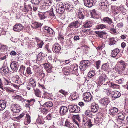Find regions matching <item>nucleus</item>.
I'll return each instance as SVG.
<instances>
[{
  "label": "nucleus",
  "instance_id": "1",
  "mask_svg": "<svg viewBox=\"0 0 128 128\" xmlns=\"http://www.w3.org/2000/svg\"><path fill=\"white\" fill-rule=\"evenodd\" d=\"M83 13L82 12L79 11L78 13V17L79 19L78 21H74L70 24L68 27L73 29L74 28H77L80 26V24L82 22V21H80V19H83L84 17L83 15Z\"/></svg>",
  "mask_w": 128,
  "mask_h": 128
},
{
  "label": "nucleus",
  "instance_id": "2",
  "mask_svg": "<svg viewBox=\"0 0 128 128\" xmlns=\"http://www.w3.org/2000/svg\"><path fill=\"white\" fill-rule=\"evenodd\" d=\"M107 94L108 96L110 94H111L112 98L114 99L120 97L121 96L120 92L117 91L114 92L110 90H108L107 92Z\"/></svg>",
  "mask_w": 128,
  "mask_h": 128
},
{
  "label": "nucleus",
  "instance_id": "3",
  "mask_svg": "<svg viewBox=\"0 0 128 128\" xmlns=\"http://www.w3.org/2000/svg\"><path fill=\"white\" fill-rule=\"evenodd\" d=\"M68 108L70 112L72 113H78L80 111V108L75 105L73 106L69 105Z\"/></svg>",
  "mask_w": 128,
  "mask_h": 128
},
{
  "label": "nucleus",
  "instance_id": "4",
  "mask_svg": "<svg viewBox=\"0 0 128 128\" xmlns=\"http://www.w3.org/2000/svg\"><path fill=\"white\" fill-rule=\"evenodd\" d=\"M90 65V62L88 60H84L81 61L79 67L82 70H84L86 68Z\"/></svg>",
  "mask_w": 128,
  "mask_h": 128
},
{
  "label": "nucleus",
  "instance_id": "5",
  "mask_svg": "<svg viewBox=\"0 0 128 128\" xmlns=\"http://www.w3.org/2000/svg\"><path fill=\"white\" fill-rule=\"evenodd\" d=\"M82 122V125L84 127L88 126L90 128L93 125L92 124L91 120L87 118H84Z\"/></svg>",
  "mask_w": 128,
  "mask_h": 128
},
{
  "label": "nucleus",
  "instance_id": "6",
  "mask_svg": "<svg viewBox=\"0 0 128 128\" xmlns=\"http://www.w3.org/2000/svg\"><path fill=\"white\" fill-rule=\"evenodd\" d=\"M20 110V107L18 105L14 104L12 105L11 110L13 113H16L19 112Z\"/></svg>",
  "mask_w": 128,
  "mask_h": 128
},
{
  "label": "nucleus",
  "instance_id": "7",
  "mask_svg": "<svg viewBox=\"0 0 128 128\" xmlns=\"http://www.w3.org/2000/svg\"><path fill=\"white\" fill-rule=\"evenodd\" d=\"M68 112L67 108L65 106H61L60 108L59 112L61 116L65 115Z\"/></svg>",
  "mask_w": 128,
  "mask_h": 128
},
{
  "label": "nucleus",
  "instance_id": "8",
  "mask_svg": "<svg viewBox=\"0 0 128 128\" xmlns=\"http://www.w3.org/2000/svg\"><path fill=\"white\" fill-rule=\"evenodd\" d=\"M84 100L86 102L90 101L92 99V96L90 92H86L84 94L83 96Z\"/></svg>",
  "mask_w": 128,
  "mask_h": 128
},
{
  "label": "nucleus",
  "instance_id": "9",
  "mask_svg": "<svg viewBox=\"0 0 128 128\" xmlns=\"http://www.w3.org/2000/svg\"><path fill=\"white\" fill-rule=\"evenodd\" d=\"M23 29V27L22 24L18 23L15 24L13 28V30L16 32H20Z\"/></svg>",
  "mask_w": 128,
  "mask_h": 128
},
{
  "label": "nucleus",
  "instance_id": "10",
  "mask_svg": "<svg viewBox=\"0 0 128 128\" xmlns=\"http://www.w3.org/2000/svg\"><path fill=\"white\" fill-rule=\"evenodd\" d=\"M119 63H120V66L118 68V70L120 72L122 71L123 70L125 69L126 67V65L124 62L122 60L119 61L118 62Z\"/></svg>",
  "mask_w": 128,
  "mask_h": 128
},
{
  "label": "nucleus",
  "instance_id": "11",
  "mask_svg": "<svg viewBox=\"0 0 128 128\" xmlns=\"http://www.w3.org/2000/svg\"><path fill=\"white\" fill-rule=\"evenodd\" d=\"M12 79L13 82L14 83L17 84H20L22 83L20 80V78L18 75L12 77Z\"/></svg>",
  "mask_w": 128,
  "mask_h": 128
},
{
  "label": "nucleus",
  "instance_id": "12",
  "mask_svg": "<svg viewBox=\"0 0 128 128\" xmlns=\"http://www.w3.org/2000/svg\"><path fill=\"white\" fill-rule=\"evenodd\" d=\"M52 49L55 52H59L60 50L61 47L58 43H56L53 46Z\"/></svg>",
  "mask_w": 128,
  "mask_h": 128
},
{
  "label": "nucleus",
  "instance_id": "13",
  "mask_svg": "<svg viewBox=\"0 0 128 128\" xmlns=\"http://www.w3.org/2000/svg\"><path fill=\"white\" fill-rule=\"evenodd\" d=\"M84 4L86 6L90 8L92 7L93 4V0H84Z\"/></svg>",
  "mask_w": 128,
  "mask_h": 128
},
{
  "label": "nucleus",
  "instance_id": "14",
  "mask_svg": "<svg viewBox=\"0 0 128 128\" xmlns=\"http://www.w3.org/2000/svg\"><path fill=\"white\" fill-rule=\"evenodd\" d=\"M118 110L115 107H112L109 110V113L112 116H114L118 112Z\"/></svg>",
  "mask_w": 128,
  "mask_h": 128
},
{
  "label": "nucleus",
  "instance_id": "15",
  "mask_svg": "<svg viewBox=\"0 0 128 128\" xmlns=\"http://www.w3.org/2000/svg\"><path fill=\"white\" fill-rule=\"evenodd\" d=\"M18 63L14 62H12L10 64V67L13 71H16L18 70Z\"/></svg>",
  "mask_w": 128,
  "mask_h": 128
},
{
  "label": "nucleus",
  "instance_id": "16",
  "mask_svg": "<svg viewBox=\"0 0 128 128\" xmlns=\"http://www.w3.org/2000/svg\"><path fill=\"white\" fill-rule=\"evenodd\" d=\"M107 4L104 2H101L99 4V8L103 10L107 9Z\"/></svg>",
  "mask_w": 128,
  "mask_h": 128
},
{
  "label": "nucleus",
  "instance_id": "17",
  "mask_svg": "<svg viewBox=\"0 0 128 128\" xmlns=\"http://www.w3.org/2000/svg\"><path fill=\"white\" fill-rule=\"evenodd\" d=\"M44 32L46 33H48L50 34H53L54 33V31L51 28L48 26H46L44 28Z\"/></svg>",
  "mask_w": 128,
  "mask_h": 128
},
{
  "label": "nucleus",
  "instance_id": "18",
  "mask_svg": "<svg viewBox=\"0 0 128 128\" xmlns=\"http://www.w3.org/2000/svg\"><path fill=\"white\" fill-rule=\"evenodd\" d=\"M42 26L41 24L40 23L34 22H32L31 26L34 29H36L41 27Z\"/></svg>",
  "mask_w": 128,
  "mask_h": 128
},
{
  "label": "nucleus",
  "instance_id": "19",
  "mask_svg": "<svg viewBox=\"0 0 128 128\" xmlns=\"http://www.w3.org/2000/svg\"><path fill=\"white\" fill-rule=\"evenodd\" d=\"M6 102L3 100H0V111H2L6 107Z\"/></svg>",
  "mask_w": 128,
  "mask_h": 128
},
{
  "label": "nucleus",
  "instance_id": "20",
  "mask_svg": "<svg viewBox=\"0 0 128 128\" xmlns=\"http://www.w3.org/2000/svg\"><path fill=\"white\" fill-rule=\"evenodd\" d=\"M103 20L104 22L108 23L109 25H111L112 24V26H114L113 24H113V22L111 18L106 17L104 18Z\"/></svg>",
  "mask_w": 128,
  "mask_h": 128
},
{
  "label": "nucleus",
  "instance_id": "21",
  "mask_svg": "<svg viewBox=\"0 0 128 128\" xmlns=\"http://www.w3.org/2000/svg\"><path fill=\"white\" fill-rule=\"evenodd\" d=\"M108 42L109 45H112L114 44L116 41L114 38L110 37L108 39Z\"/></svg>",
  "mask_w": 128,
  "mask_h": 128
},
{
  "label": "nucleus",
  "instance_id": "22",
  "mask_svg": "<svg viewBox=\"0 0 128 128\" xmlns=\"http://www.w3.org/2000/svg\"><path fill=\"white\" fill-rule=\"evenodd\" d=\"M98 105L97 104H96L94 105H92L91 106V111L94 113L98 111Z\"/></svg>",
  "mask_w": 128,
  "mask_h": 128
},
{
  "label": "nucleus",
  "instance_id": "23",
  "mask_svg": "<svg viewBox=\"0 0 128 128\" xmlns=\"http://www.w3.org/2000/svg\"><path fill=\"white\" fill-rule=\"evenodd\" d=\"M106 75L105 74H102L99 77V82L102 84L103 83V82L106 80Z\"/></svg>",
  "mask_w": 128,
  "mask_h": 128
},
{
  "label": "nucleus",
  "instance_id": "24",
  "mask_svg": "<svg viewBox=\"0 0 128 128\" xmlns=\"http://www.w3.org/2000/svg\"><path fill=\"white\" fill-rule=\"evenodd\" d=\"M100 102L103 105L106 106L109 102V101L107 98H102L100 100Z\"/></svg>",
  "mask_w": 128,
  "mask_h": 128
},
{
  "label": "nucleus",
  "instance_id": "25",
  "mask_svg": "<svg viewBox=\"0 0 128 128\" xmlns=\"http://www.w3.org/2000/svg\"><path fill=\"white\" fill-rule=\"evenodd\" d=\"M120 52V50L118 48H116L112 50V56L113 57H115Z\"/></svg>",
  "mask_w": 128,
  "mask_h": 128
},
{
  "label": "nucleus",
  "instance_id": "26",
  "mask_svg": "<svg viewBox=\"0 0 128 128\" xmlns=\"http://www.w3.org/2000/svg\"><path fill=\"white\" fill-rule=\"evenodd\" d=\"M36 82L35 80L32 78H30V82L29 84L34 88L36 86Z\"/></svg>",
  "mask_w": 128,
  "mask_h": 128
},
{
  "label": "nucleus",
  "instance_id": "27",
  "mask_svg": "<svg viewBox=\"0 0 128 128\" xmlns=\"http://www.w3.org/2000/svg\"><path fill=\"white\" fill-rule=\"evenodd\" d=\"M65 126L70 128H74V124L70 123L67 120H66L65 121Z\"/></svg>",
  "mask_w": 128,
  "mask_h": 128
},
{
  "label": "nucleus",
  "instance_id": "28",
  "mask_svg": "<svg viewBox=\"0 0 128 128\" xmlns=\"http://www.w3.org/2000/svg\"><path fill=\"white\" fill-rule=\"evenodd\" d=\"M34 93L35 95L37 97H41V92L38 89H34Z\"/></svg>",
  "mask_w": 128,
  "mask_h": 128
},
{
  "label": "nucleus",
  "instance_id": "29",
  "mask_svg": "<svg viewBox=\"0 0 128 128\" xmlns=\"http://www.w3.org/2000/svg\"><path fill=\"white\" fill-rule=\"evenodd\" d=\"M117 116L118 119L120 120L123 121L124 119L125 116L122 113H118L117 114Z\"/></svg>",
  "mask_w": 128,
  "mask_h": 128
},
{
  "label": "nucleus",
  "instance_id": "30",
  "mask_svg": "<svg viewBox=\"0 0 128 128\" xmlns=\"http://www.w3.org/2000/svg\"><path fill=\"white\" fill-rule=\"evenodd\" d=\"M64 6L65 8L67 10L70 11L72 9V6L68 3H65Z\"/></svg>",
  "mask_w": 128,
  "mask_h": 128
},
{
  "label": "nucleus",
  "instance_id": "31",
  "mask_svg": "<svg viewBox=\"0 0 128 128\" xmlns=\"http://www.w3.org/2000/svg\"><path fill=\"white\" fill-rule=\"evenodd\" d=\"M85 114L87 117L92 118V112L89 110H86L85 112Z\"/></svg>",
  "mask_w": 128,
  "mask_h": 128
},
{
  "label": "nucleus",
  "instance_id": "32",
  "mask_svg": "<svg viewBox=\"0 0 128 128\" xmlns=\"http://www.w3.org/2000/svg\"><path fill=\"white\" fill-rule=\"evenodd\" d=\"M8 70L9 68L8 67L4 68H2L0 69L1 72L4 73L5 74L8 72Z\"/></svg>",
  "mask_w": 128,
  "mask_h": 128
},
{
  "label": "nucleus",
  "instance_id": "33",
  "mask_svg": "<svg viewBox=\"0 0 128 128\" xmlns=\"http://www.w3.org/2000/svg\"><path fill=\"white\" fill-rule=\"evenodd\" d=\"M109 64L108 63L104 64L102 66V69L104 70L110 69V67Z\"/></svg>",
  "mask_w": 128,
  "mask_h": 128
},
{
  "label": "nucleus",
  "instance_id": "34",
  "mask_svg": "<svg viewBox=\"0 0 128 128\" xmlns=\"http://www.w3.org/2000/svg\"><path fill=\"white\" fill-rule=\"evenodd\" d=\"M95 33L97 34L98 36L100 38L103 37V36L106 34V32H103L96 31Z\"/></svg>",
  "mask_w": 128,
  "mask_h": 128
},
{
  "label": "nucleus",
  "instance_id": "35",
  "mask_svg": "<svg viewBox=\"0 0 128 128\" xmlns=\"http://www.w3.org/2000/svg\"><path fill=\"white\" fill-rule=\"evenodd\" d=\"M38 16L40 19H44L47 17V15L46 13H40L38 14Z\"/></svg>",
  "mask_w": 128,
  "mask_h": 128
},
{
  "label": "nucleus",
  "instance_id": "36",
  "mask_svg": "<svg viewBox=\"0 0 128 128\" xmlns=\"http://www.w3.org/2000/svg\"><path fill=\"white\" fill-rule=\"evenodd\" d=\"M31 121L30 117L28 114H26V118L24 122L25 124H28L30 123Z\"/></svg>",
  "mask_w": 128,
  "mask_h": 128
},
{
  "label": "nucleus",
  "instance_id": "37",
  "mask_svg": "<svg viewBox=\"0 0 128 128\" xmlns=\"http://www.w3.org/2000/svg\"><path fill=\"white\" fill-rule=\"evenodd\" d=\"M2 79L5 85H7L11 83V82L10 80L4 77H3Z\"/></svg>",
  "mask_w": 128,
  "mask_h": 128
},
{
  "label": "nucleus",
  "instance_id": "38",
  "mask_svg": "<svg viewBox=\"0 0 128 128\" xmlns=\"http://www.w3.org/2000/svg\"><path fill=\"white\" fill-rule=\"evenodd\" d=\"M27 74L28 76H31L32 75V72L31 70V69L30 68H27L26 70V72L25 73Z\"/></svg>",
  "mask_w": 128,
  "mask_h": 128
},
{
  "label": "nucleus",
  "instance_id": "39",
  "mask_svg": "<svg viewBox=\"0 0 128 128\" xmlns=\"http://www.w3.org/2000/svg\"><path fill=\"white\" fill-rule=\"evenodd\" d=\"M64 8H56V11L59 14L63 13L64 11Z\"/></svg>",
  "mask_w": 128,
  "mask_h": 128
},
{
  "label": "nucleus",
  "instance_id": "40",
  "mask_svg": "<svg viewBox=\"0 0 128 128\" xmlns=\"http://www.w3.org/2000/svg\"><path fill=\"white\" fill-rule=\"evenodd\" d=\"M91 22L90 21L87 22L83 25V27L85 28H89L92 26Z\"/></svg>",
  "mask_w": 128,
  "mask_h": 128
},
{
  "label": "nucleus",
  "instance_id": "41",
  "mask_svg": "<svg viewBox=\"0 0 128 128\" xmlns=\"http://www.w3.org/2000/svg\"><path fill=\"white\" fill-rule=\"evenodd\" d=\"M44 106H46L47 107H52L53 105L51 101L46 102L44 104Z\"/></svg>",
  "mask_w": 128,
  "mask_h": 128
},
{
  "label": "nucleus",
  "instance_id": "42",
  "mask_svg": "<svg viewBox=\"0 0 128 128\" xmlns=\"http://www.w3.org/2000/svg\"><path fill=\"white\" fill-rule=\"evenodd\" d=\"M38 43L37 44V47L38 48H41L42 47V45L44 44V43L42 40H39L37 41Z\"/></svg>",
  "mask_w": 128,
  "mask_h": 128
},
{
  "label": "nucleus",
  "instance_id": "43",
  "mask_svg": "<svg viewBox=\"0 0 128 128\" xmlns=\"http://www.w3.org/2000/svg\"><path fill=\"white\" fill-rule=\"evenodd\" d=\"M95 73L94 71L93 70L90 71L88 74V76L89 77L92 78L95 75Z\"/></svg>",
  "mask_w": 128,
  "mask_h": 128
},
{
  "label": "nucleus",
  "instance_id": "44",
  "mask_svg": "<svg viewBox=\"0 0 128 128\" xmlns=\"http://www.w3.org/2000/svg\"><path fill=\"white\" fill-rule=\"evenodd\" d=\"M14 99L22 101L24 100V98L20 96L19 95H16L14 97Z\"/></svg>",
  "mask_w": 128,
  "mask_h": 128
},
{
  "label": "nucleus",
  "instance_id": "45",
  "mask_svg": "<svg viewBox=\"0 0 128 128\" xmlns=\"http://www.w3.org/2000/svg\"><path fill=\"white\" fill-rule=\"evenodd\" d=\"M26 101L31 106L35 102V100L34 99H31L30 100H26Z\"/></svg>",
  "mask_w": 128,
  "mask_h": 128
},
{
  "label": "nucleus",
  "instance_id": "46",
  "mask_svg": "<svg viewBox=\"0 0 128 128\" xmlns=\"http://www.w3.org/2000/svg\"><path fill=\"white\" fill-rule=\"evenodd\" d=\"M64 8V4L62 2H60L56 5V8Z\"/></svg>",
  "mask_w": 128,
  "mask_h": 128
},
{
  "label": "nucleus",
  "instance_id": "47",
  "mask_svg": "<svg viewBox=\"0 0 128 128\" xmlns=\"http://www.w3.org/2000/svg\"><path fill=\"white\" fill-rule=\"evenodd\" d=\"M42 56V53L40 52L38 54L37 58V60H38L41 61L43 59L44 57Z\"/></svg>",
  "mask_w": 128,
  "mask_h": 128
},
{
  "label": "nucleus",
  "instance_id": "48",
  "mask_svg": "<svg viewBox=\"0 0 128 128\" xmlns=\"http://www.w3.org/2000/svg\"><path fill=\"white\" fill-rule=\"evenodd\" d=\"M106 28V26L103 24H100L98 25L96 27L97 29H102Z\"/></svg>",
  "mask_w": 128,
  "mask_h": 128
},
{
  "label": "nucleus",
  "instance_id": "49",
  "mask_svg": "<svg viewBox=\"0 0 128 128\" xmlns=\"http://www.w3.org/2000/svg\"><path fill=\"white\" fill-rule=\"evenodd\" d=\"M25 69V67L23 65H22L20 66V69L19 70L20 72H23V74L24 75V70ZM25 75H26L25 74Z\"/></svg>",
  "mask_w": 128,
  "mask_h": 128
},
{
  "label": "nucleus",
  "instance_id": "50",
  "mask_svg": "<svg viewBox=\"0 0 128 128\" xmlns=\"http://www.w3.org/2000/svg\"><path fill=\"white\" fill-rule=\"evenodd\" d=\"M59 92L64 96H66L68 94V92H66L62 89H61L59 90Z\"/></svg>",
  "mask_w": 128,
  "mask_h": 128
},
{
  "label": "nucleus",
  "instance_id": "51",
  "mask_svg": "<svg viewBox=\"0 0 128 128\" xmlns=\"http://www.w3.org/2000/svg\"><path fill=\"white\" fill-rule=\"evenodd\" d=\"M41 112L44 114H47L48 112V110L47 109L44 108L42 109Z\"/></svg>",
  "mask_w": 128,
  "mask_h": 128
},
{
  "label": "nucleus",
  "instance_id": "52",
  "mask_svg": "<svg viewBox=\"0 0 128 128\" xmlns=\"http://www.w3.org/2000/svg\"><path fill=\"white\" fill-rule=\"evenodd\" d=\"M40 0H31V2L32 4H38L40 2Z\"/></svg>",
  "mask_w": 128,
  "mask_h": 128
},
{
  "label": "nucleus",
  "instance_id": "53",
  "mask_svg": "<svg viewBox=\"0 0 128 128\" xmlns=\"http://www.w3.org/2000/svg\"><path fill=\"white\" fill-rule=\"evenodd\" d=\"M53 10V8H51L50 10L49 13L50 16H55V15L54 13Z\"/></svg>",
  "mask_w": 128,
  "mask_h": 128
},
{
  "label": "nucleus",
  "instance_id": "54",
  "mask_svg": "<svg viewBox=\"0 0 128 128\" xmlns=\"http://www.w3.org/2000/svg\"><path fill=\"white\" fill-rule=\"evenodd\" d=\"M25 113H23L21 114L19 116L16 117H15V118H16L17 120H19L23 117Z\"/></svg>",
  "mask_w": 128,
  "mask_h": 128
},
{
  "label": "nucleus",
  "instance_id": "55",
  "mask_svg": "<svg viewBox=\"0 0 128 128\" xmlns=\"http://www.w3.org/2000/svg\"><path fill=\"white\" fill-rule=\"evenodd\" d=\"M82 48L83 50V51L84 52L86 53L87 52L88 49V48H86V46H83L82 47Z\"/></svg>",
  "mask_w": 128,
  "mask_h": 128
},
{
  "label": "nucleus",
  "instance_id": "56",
  "mask_svg": "<svg viewBox=\"0 0 128 128\" xmlns=\"http://www.w3.org/2000/svg\"><path fill=\"white\" fill-rule=\"evenodd\" d=\"M46 3V6H50L51 5L52 2L50 0H47Z\"/></svg>",
  "mask_w": 128,
  "mask_h": 128
},
{
  "label": "nucleus",
  "instance_id": "57",
  "mask_svg": "<svg viewBox=\"0 0 128 128\" xmlns=\"http://www.w3.org/2000/svg\"><path fill=\"white\" fill-rule=\"evenodd\" d=\"M100 60H98V61H97L96 62V67L97 69H98L100 67Z\"/></svg>",
  "mask_w": 128,
  "mask_h": 128
},
{
  "label": "nucleus",
  "instance_id": "58",
  "mask_svg": "<svg viewBox=\"0 0 128 128\" xmlns=\"http://www.w3.org/2000/svg\"><path fill=\"white\" fill-rule=\"evenodd\" d=\"M51 66V64L50 63H45L44 64V67L46 68L47 69Z\"/></svg>",
  "mask_w": 128,
  "mask_h": 128
},
{
  "label": "nucleus",
  "instance_id": "59",
  "mask_svg": "<svg viewBox=\"0 0 128 128\" xmlns=\"http://www.w3.org/2000/svg\"><path fill=\"white\" fill-rule=\"evenodd\" d=\"M90 13L91 15L93 16L94 15H95L96 14V12L95 10V9H93L90 11Z\"/></svg>",
  "mask_w": 128,
  "mask_h": 128
},
{
  "label": "nucleus",
  "instance_id": "60",
  "mask_svg": "<svg viewBox=\"0 0 128 128\" xmlns=\"http://www.w3.org/2000/svg\"><path fill=\"white\" fill-rule=\"evenodd\" d=\"M118 86L116 84H114L111 83V87H112L113 88H118Z\"/></svg>",
  "mask_w": 128,
  "mask_h": 128
},
{
  "label": "nucleus",
  "instance_id": "61",
  "mask_svg": "<svg viewBox=\"0 0 128 128\" xmlns=\"http://www.w3.org/2000/svg\"><path fill=\"white\" fill-rule=\"evenodd\" d=\"M7 48V46H2L0 48L1 50L2 51H4L5 49Z\"/></svg>",
  "mask_w": 128,
  "mask_h": 128
},
{
  "label": "nucleus",
  "instance_id": "62",
  "mask_svg": "<svg viewBox=\"0 0 128 128\" xmlns=\"http://www.w3.org/2000/svg\"><path fill=\"white\" fill-rule=\"evenodd\" d=\"M29 9L26 6H24V12H27L29 11Z\"/></svg>",
  "mask_w": 128,
  "mask_h": 128
},
{
  "label": "nucleus",
  "instance_id": "63",
  "mask_svg": "<svg viewBox=\"0 0 128 128\" xmlns=\"http://www.w3.org/2000/svg\"><path fill=\"white\" fill-rule=\"evenodd\" d=\"M123 26L124 24L122 22L118 23L117 25L118 26L119 28H121Z\"/></svg>",
  "mask_w": 128,
  "mask_h": 128
},
{
  "label": "nucleus",
  "instance_id": "64",
  "mask_svg": "<svg viewBox=\"0 0 128 128\" xmlns=\"http://www.w3.org/2000/svg\"><path fill=\"white\" fill-rule=\"evenodd\" d=\"M110 30L112 34H114L116 32V29L115 28H112Z\"/></svg>",
  "mask_w": 128,
  "mask_h": 128
}]
</instances>
